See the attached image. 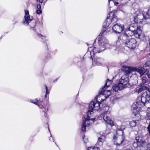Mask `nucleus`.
<instances>
[{
	"label": "nucleus",
	"mask_w": 150,
	"mask_h": 150,
	"mask_svg": "<svg viewBox=\"0 0 150 150\" xmlns=\"http://www.w3.org/2000/svg\"><path fill=\"white\" fill-rule=\"evenodd\" d=\"M146 89L147 91L143 93L141 99H137L136 102L133 104L132 106V111L135 115H136V113H138L140 108L145 106V104L149 103L150 100V91L147 90L148 87L143 86L141 88L136 90V92L139 93L142 91L144 89Z\"/></svg>",
	"instance_id": "nucleus-1"
},
{
	"label": "nucleus",
	"mask_w": 150,
	"mask_h": 150,
	"mask_svg": "<svg viewBox=\"0 0 150 150\" xmlns=\"http://www.w3.org/2000/svg\"><path fill=\"white\" fill-rule=\"evenodd\" d=\"M106 33L107 32L105 30L102 31L97 37L96 39L98 40V45L95 47H90L88 48V50L90 51L91 56L89 58L90 59H93L92 57L94 56L96 53H99L100 52H102L105 49L108 42L103 35H105Z\"/></svg>",
	"instance_id": "nucleus-2"
},
{
	"label": "nucleus",
	"mask_w": 150,
	"mask_h": 150,
	"mask_svg": "<svg viewBox=\"0 0 150 150\" xmlns=\"http://www.w3.org/2000/svg\"><path fill=\"white\" fill-rule=\"evenodd\" d=\"M142 27L139 26L137 27L136 30L131 31L130 30H129L126 31L125 33H122L121 35V37L122 38V40H125L127 39L130 38V37L133 35H134L137 38L143 39L145 37V35L142 33Z\"/></svg>",
	"instance_id": "nucleus-3"
},
{
	"label": "nucleus",
	"mask_w": 150,
	"mask_h": 150,
	"mask_svg": "<svg viewBox=\"0 0 150 150\" xmlns=\"http://www.w3.org/2000/svg\"><path fill=\"white\" fill-rule=\"evenodd\" d=\"M150 13V6L149 7L148 11L146 13V16L144 15L143 11L140 9L137 10L136 12V16H134V22L137 23H140L143 21L144 19H146L149 17V13Z\"/></svg>",
	"instance_id": "nucleus-4"
},
{
	"label": "nucleus",
	"mask_w": 150,
	"mask_h": 150,
	"mask_svg": "<svg viewBox=\"0 0 150 150\" xmlns=\"http://www.w3.org/2000/svg\"><path fill=\"white\" fill-rule=\"evenodd\" d=\"M24 19L25 20L23 22V24L26 26L29 25L30 26L31 30H35L34 27L36 26V22L35 21H32L33 18V17H30L29 11L27 10L25 11Z\"/></svg>",
	"instance_id": "nucleus-5"
},
{
	"label": "nucleus",
	"mask_w": 150,
	"mask_h": 150,
	"mask_svg": "<svg viewBox=\"0 0 150 150\" xmlns=\"http://www.w3.org/2000/svg\"><path fill=\"white\" fill-rule=\"evenodd\" d=\"M98 98H96V99ZM100 102H97V99L94 101H92L90 103L88 110L86 113V115L88 117V118L86 120L87 121H88V120H89V117L91 116V114L93 113V110H97L100 108Z\"/></svg>",
	"instance_id": "nucleus-6"
},
{
	"label": "nucleus",
	"mask_w": 150,
	"mask_h": 150,
	"mask_svg": "<svg viewBox=\"0 0 150 150\" xmlns=\"http://www.w3.org/2000/svg\"><path fill=\"white\" fill-rule=\"evenodd\" d=\"M106 83L103 87L99 90V94L96 96V98L100 97L101 95L104 96L105 98H107L111 94L110 90H106V89L109 86L111 83V81L108 79L106 81Z\"/></svg>",
	"instance_id": "nucleus-7"
},
{
	"label": "nucleus",
	"mask_w": 150,
	"mask_h": 150,
	"mask_svg": "<svg viewBox=\"0 0 150 150\" xmlns=\"http://www.w3.org/2000/svg\"><path fill=\"white\" fill-rule=\"evenodd\" d=\"M109 110V107L108 106H106L104 107L103 110L104 111L103 113L101 114L100 116L103 118L105 122L112 126L114 125V124L113 121L109 117L110 113V112L108 111Z\"/></svg>",
	"instance_id": "nucleus-8"
},
{
	"label": "nucleus",
	"mask_w": 150,
	"mask_h": 150,
	"mask_svg": "<svg viewBox=\"0 0 150 150\" xmlns=\"http://www.w3.org/2000/svg\"><path fill=\"white\" fill-rule=\"evenodd\" d=\"M136 139L137 142H134L132 145V149L133 150H140L141 146L143 147L146 144L145 140L142 139V138L139 136L137 137Z\"/></svg>",
	"instance_id": "nucleus-9"
},
{
	"label": "nucleus",
	"mask_w": 150,
	"mask_h": 150,
	"mask_svg": "<svg viewBox=\"0 0 150 150\" xmlns=\"http://www.w3.org/2000/svg\"><path fill=\"white\" fill-rule=\"evenodd\" d=\"M123 43L130 49H133L136 46L137 42L134 38L127 39L125 40H122Z\"/></svg>",
	"instance_id": "nucleus-10"
},
{
	"label": "nucleus",
	"mask_w": 150,
	"mask_h": 150,
	"mask_svg": "<svg viewBox=\"0 0 150 150\" xmlns=\"http://www.w3.org/2000/svg\"><path fill=\"white\" fill-rule=\"evenodd\" d=\"M149 62H147L143 67H139L138 68H134L133 69V71H137L140 74L141 76L144 75L146 73L148 72V69L145 68V67H146L147 65L149 64Z\"/></svg>",
	"instance_id": "nucleus-11"
},
{
	"label": "nucleus",
	"mask_w": 150,
	"mask_h": 150,
	"mask_svg": "<svg viewBox=\"0 0 150 150\" xmlns=\"http://www.w3.org/2000/svg\"><path fill=\"white\" fill-rule=\"evenodd\" d=\"M112 29L114 33L119 34L124 30L125 28L123 25L116 23L113 25Z\"/></svg>",
	"instance_id": "nucleus-12"
},
{
	"label": "nucleus",
	"mask_w": 150,
	"mask_h": 150,
	"mask_svg": "<svg viewBox=\"0 0 150 150\" xmlns=\"http://www.w3.org/2000/svg\"><path fill=\"white\" fill-rule=\"evenodd\" d=\"M129 82L128 76L127 74H125L122 76L119 81V83L123 86L124 88L127 87Z\"/></svg>",
	"instance_id": "nucleus-13"
},
{
	"label": "nucleus",
	"mask_w": 150,
	"mask_h": 150,
	"mask_svg": "<svg viewBox=\"0 0 150 150\" xmlns=\"http://www.w3.org/2000/svg\"><path fill=\"white\" fill-rule=\"evenodd\" d=\"M88 118L87 116V117L86 118H84V119H83V122L82 124V125L81 127V131L83 132H85L86 131V123L87 124V125L88 126L90 125V122L89 121L90 120H92L93 122L96 119L95 118H94L93 119H90V117H89V119L88 120V121H86V120L87 119V118Z\"/></svg>",
	"instance_id": "nucleus-14"
},
{
	"label": "nucleus",
	"mask_w": 150,
	"mask_h": 150,
	"mask_svg": "<svg viewBox=\"0 0 150 150\" xmlns=\"http://www.w3.org/2000/svg\"><path fill=\"white\" fill-rule=\"evenodd\" d=\"M125 138V136L123 134L121 135L118 136L117 137H116L115 136H114L113 139L115 140V139H116V142H114V144L117 146L120 145L123 142Z\"/></svg>",
	"instance_id": "nucleus-15"
},
{
	"label": "nucleus",
	"mask_w": 150,
	"mask_h": 150,
	"mask_svg": "<svg viewBox=\"0 0 150 150\" xmlns=\"http://www.w3.org/2000/svg\"><path fill=\"white\" fill-rule=\"evenodd\" d=\"M115 11V10L112 11L111 12H110V14H108L109 15H110V14L112 15L110 19H111V21H112L111 22L112 25L116 23L118 21L117 17L114 13V12Z\"/></svg>",
	"instance_id": "nucleus-16"
},
{
	"label": "nucleus",
	"mask_w": 150,
	"mask_h": 150,
	"mask_svg": "<svg viewBox=\"0 0 150 150\" xmlns=\"http://www.w3.org/2000/svg\"><path fill=\"white\" fill-rule=\"evenodd\" d=\"M94 57V61H93V64L94 63L97 66L101 65L102 64V62L103 61L102 59L97 57H95V55L93 56Z\"/></svg>",
	"instance_id": "nucleus-17"
},
{
	"label": "nucleus",
	"mask_w": 150,
	"mask_h": 150,
	"mask_svg": "<svg viewBox=\"0 0 150 150\" xmlns=\"http://www.w3.org/2000/svg\"><path fill=\"white\" fill-rule=\"evenodd\" d=\"M44 104L43 102L41 101L40 102L38 101V103H37V104L36 105H37L38 106L40 107V106L41 105L42 107H41V108H43L44 109V110L43 111L45 112V117H46L47 116V115L46 114V112L48 110V106L47 105H44L43 106V104Z\"/></svg>",
	"instance_id": "nucleus-18"
},
{
	"label": "nucleus",
	"mask_w": 150,
	"mask_h": 150,
	"mask_svg": "<svg viewBox=\"0 0 150 150\" xmlns=\"http://www.w3.org/2000/svg\"><path fill=\"white\" fill-rule=\"evenodd\" d=\"M112 88L113 90L115 92L120 91L124 88L123 86H122L119 83L117 84L114 85L112 86Z\"/></svg>",
	"instance_id": "nucleus-19"
},
{
	"label": "nucleus",
	"mask_w": 150,
	"mask_h": 150,
	"mask_svg": "<svg viewBox=\"0 0 150 150\" xmlns=\"http://www.w3.org/2000/svg\"><path fill=\"white\" fill-rule=\"evenodd\" d=\"M38 3H39V4H38L37 7L38 9L36 11V13L38 14H40L42 12L41 9V5L42 4L43 2V0H36Z\"/></svg>",
	"instance_id": "nucleus-20"
},
{
	"label": "nucleus",
	"mask_w": 150,
	"mask_h": 150,
	"mask_svg": "<svg viewBox=\"0 0 150 150\" xmlns=\"http://www.w3.org/2000/svg\"><path fill=\"white\" fill-rule=\"evenodd\" d=\"M110 15L108 16L103 23L104 26L105 27H108L110 24H112V21L110 18Z\"/></svg>",
	"instance_id": "nucleus-21"
},
{
	"label": "nucleus",
	"mask_w": 150,
	"mask_h": 150,
	"mask_svg": "<svg viewBox=\"0 0 150 150\" xmlns=\"http://www.w3.org/2000/svg\"><path fill=\"white\" fill-rule=\"evenodd\" d=\"M142 82L141 83V84L142 85H146V83H147L148 82V79L145 76H143V77L142 78Z\"/></svg>",
	"instance_id": "nucleus-22"
},
{
	"label": "nucleus",
	"mask_w": 150,
	"mask_h": 150,
	"mask_svg": "<svg viewBox=\"0 0 150 150\" xmlns=\"http://www.w3.org/2000/svg\"><path fill=\"white\" fill-rule=\"evenodd\" d=\"M106 137L105 136L102 135L99 137L98 141V142H103L105 140Z\"/></svg>",
	"instance_id": "nucleus-23"
},
{
	"label": "nucleus",
	"mask_w": 150,
	"mask_h": 150,
	"mask_svg": "<svg viewBox=\"0 0 150 150\" xmlns=\"http://www.w3.org/2000/svg\"><path fill=\"white\" fill-rule=\"evenodd\" d=\"M136 120L130 122L129 124L131 127H133L136 126Z\"/></svg>",
	"instance_id": "nucleus-24"
},
{
	"label": "nucleus",
	"mask_w": 150,
	"mask_h": 150,
	"mask_svg": "<svg viewBox=\"0 0 150 150\" xmlns=\"http://www.w3.org/2000/svg\"><path fill=\"white\" fill-rule=\"evenodd\" d=\"M87 150H99V149L97 147H91L88 148Z\"/></svg>",
	"instance_id": "nucleus-25"
},
{
	"label": "nucleus",
	"mask_w": 150,
	"mask_h": 150,
	"mask_svg": "<svg viewBox=\"0 0 150 150\" xmlns=\"http://www.w3.org/2000/svg\"><path fill=\"white\" fill-rule=\"evenodd\" d=\"M38 35L39 37L41 38L42 39L43 42H45L46 41V37L45 36H43L41 34H38Z\"/></svg>",
	"instance_id": "nucleus-26"
},
{
	"label": "nucleus",
	"mask_w": 150,
	"mask_h": 150,
	"mask_svg": "<svg viewBox=\"0 0 150 150\" xmlns=\"http://www.w3.org/2000/svg\"><path fill=\"white\" fill-rule=\"evenodd\" d=\"M45 89L46 90V94L45 95V98H47V94H49V91L48 88L47 86H45Z\"/></svg>",
	"instance_id": "nucleus-27"
},
{
	"label": "nucleus",
	"mask_w": 150,
	"mask_h": 150,
	"mask_svg": "<svg viewBox=\"0 0 150 150\" xmlns=\"http://www.w3.org/2000/svg\"><path fill=\"white\" fill-rule=\"evenodd\" d=\"M83 139L85 143H86L88 142V140L87 138H86L85 135H84L83 137Z\"/></svg>",
	"instance_id": "nucleus-28"
},
{
	"label": "nucleus",
	"mask_w": 150,
	"mask_h": 150,
	"mask_svg": "<svg viewBox=\"0 0 150 150\" xmlns=\"http://www.w3.org/2000/svg\"><path fill=\"white\" fill-rule=\"evenodd\" d=\"M38 100H37V99H35V100H33L32 101V102L33 103L36 105L37 104V103H38Z\"/></svg>",
	"instance_id": "nucleus-29"
},
{
	"label": "nucleus",
	"mask_w": 150,
	"mask_h": 150,
	"mask_svg": "<svg viewBox=\"0 0 150 150\" xmlns=\"http://www.w3.org/2000/svg\"><path fill=\"white\" fill-rule=\"evenodd\" d=\"M148 131L149 134V135L150 136V122H149V124L148 126L147 127Z\"/></svg>",
	"instance_id": "nucleus-30"
},
{
	"label": "nucleus",
	"mask_w": 150,
	"mask_h": 150,
	"mask_svg": "<svg viewBox=\"0 0 150 150\" xmlns=\"http://www.w3.org/2000/svg\"><path fill=\"white\" fill-rule=\"evenodd\" d=\"M146 117L147 120H150V114L148 113L147 114Z\"/></svg>",
	"instance_id": "nucleus-31"
},
{
	"label": "nucleus",
	"mask_w": 150,
	"mask_h": 150,
	"mask_svg": "<svg viewBox=\"0 0 150 150\" xmlns=\"http://www.w3.org/2000/svg\"><path fill=\"white\" fill-rule=\"evenodd\" d=\"M126 73L129 74L131 72V71L128 68V70H126Z\"/></svg>",
	"instance_id": "nucleus-32"
},
{
	"label": "nucleus",
	"mask_w": 150,
	"mask_h": 150,
	"mask_svg": "<svg viewBox=\"0 0 150 150\" xmlns=\"http://www.w3.org/2000/svg\"><path fill=\"white\" fill-rule=\"evenodd\" d=\"M146 74L147 75V76L149 77V78L150 79V71H149V70H148V72H147Z\"/></svg>",
	"instance_id": "nucleus-33"
},
{
	"label": "nucleus",
	"mask_w": 150,
	"mask_h": 150,
	"mask_svg": "<svg viewBox=\"0 0 150 150\" xmlns=\"http://www.w3.org/2000/svg\"><path fill=\"white\" fill-rule=\"evenodd\" d=\"M146 150H150V143L147 145V149Z\"/></svg>",
	"instance_id": "nucleus-34"
},
{
	"label": "nucleus",
	"mask_w": 150,
	"mask_h": 150,
	"mask_svg": "<svg viewBox=\"0 0 150 150\" xmlns=\"http://www.w3.org/2000/svg\"><path fill=\"white\" fill-rule=\"evenodd\" d=\"M114 5L115 6H117L118 4L119 3L117 2H114Z\"/></svg>",
	"instance_id": "nucleus-35"
},
{
	"label": "nucleus",
	"mask_w": 150,
	"mask_h": 150,
	"mask_svg": "<svg viewBox=\"0 0 150 150\" xmlns=\"http://www.w3.org/2000/svg\"><path fill=\"white\" fill-rule=\"evenodd\" d=\"M121 40V38L120 37H118L117 41H120Z\"/></svg>",
	"instance_id": "nucleus-36"
},
{
	"label": "nucleus",
	"mask_w": 150,
	"mask_h": 150,
	"mask_svg": "<svg viewBox=\"0 0 150 150\" xmlns=\"http://www.w3.org/2000/svg\"><path fill=\"white\" fill-rule=\"evenodd\" d=\"M57 79H56L55 80H54V81H53V82H56V81H57Z\"/></svg>",
	"instance_id": "nucleus-37"
},
{
	"label": "nucleus",
	"mask_w": 150,
	"mask_h": 150,
	"mask_svg": "<svg viewBox=\"0 0 150 150\" xmlns=\"http://www.w3.org/2000/svg\"><path fill=\"white\" fill-rule=\"evenodd\" d=\"M48 129L49 131V132L50 133V129H49V127H48Z\"/></svg>",
	"instance_id": "nucleus-38"
},
{
	"label": "nucleus",
	"mask_w": 150,
	"mask_h": 150,
	"mask_svg": "<svg viewBox=\"0 0 150 150\" xmlns=\"http://www.w3.org/2000/svg\"><path fill=\"white\" fill-rule=\"evenodd\" d=\"M124 150H131L130 149H126Z\"/></svg>",
	"instance_id": "nucleus-39"
},
{
	"label": "nucleus",
	"mask_w": 150,
	"mask_h": 150,
	"mask_svg": "<svg viewBox=\"0 0 150 150\" xmlns=\"http://www.w3.org/2000/svg\"><path fill=\"white\" fill-rule=\"evenodd\" d=\"M50 137H51L52 138V137L51 135V136H50Z\"/></svg>",
	"instance_id": "nucleus-40"
},
{
	"label": "nucleus",
	"mask_w": 150,
	"mask_h": 150,
	"mask_svg": "<svg viewBox=\"0 0 150 150\" xmlns=\"http://www.w3.org/2000/svg\"><path fill=\"white\" fill-rule=\"evenodd\" d=\"M110 7H109V8L108 9V10H109V11H110Z\"/></svg>",
	"instance_id": "nucleus-41"
},
{
	"label": "nucleus",
	"mask_w": 150,
	"mask_h": 150,
	"mask_svg": "<svg viewBox=\"0 0 150 150\" xmlns=\"http://www.w3.org/2000/svg\"><path fill=\"white\" fill-rule=\"evenodd\" d=\"M116 150H120L118 149H116Z\"/></svg>",
	"instance_id": "nucleus-42"
},
{
	"label": "nucleus",
	"mask_w": 150,
	"mask_h": 150,
	"mask_svg": "<svg viewBox=\"0 0 150 150\" xmlns=\"http://www.w3.org/2000/svg\"><path fill=\"white\" fill-rule=\"evenodd\" d=\"M45 3H43V5H44V4H45Z\"/></svg>",
	"instance_id": "nucleus-43"
},
{
	"label": "nucleus",
	"mask_w": 150,
	"mask_h": 150,
	"mask_svg": "<svg viewBox=\"0 0 150 150\" xmlns=\"http://www.w3.org/2000/svg\"><path fill=\"white\" fill-rule=\"evenodd\" d=\"M149 66H150V64H149V65L148 66V67H149Z\"/></svg>",
	"instance_id": "nucleus-44"
},
{
	"label": "nucleus",
	"mask_w": 150,
	"mask_h": 150,
	"mask_svg": "<svg viewBox=\"0 0 150 150\" xmlns=\"http://www.w3.org/2000/svg\"><path fill=\"white\" fill-rule=\"evenodd\" d=\"M104 100H102V101H103Z\"/></svg>",
	"instance_id": "nucleus-45"
},
{
	"label": "nucleus",
	"mask_w": 150,
	"mask_h": 150,
	"mask_svg": "<svg viewBox=\"0 0 150 150\" xmlns=\"http://www.w3.org/2000/svg\"><path fill=\"white\" fill-rule=\"evenodd\" d=\"M129 1H130V0H128Z\"/></svg>",
	"instance_id": "nucleus-46"
}]
</instances>
